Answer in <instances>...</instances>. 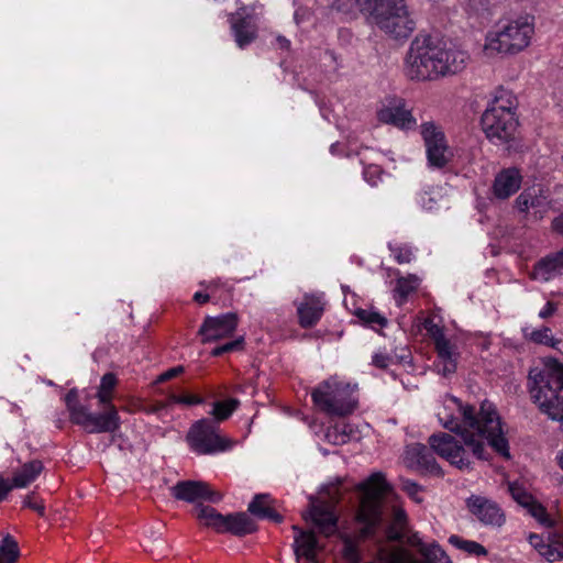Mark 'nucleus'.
Here are the masks:
<instances>
[{"label":"nucleus","instance_id":"nucleus-52","mask_svg":"<svg viewBox=\"0 0 563 563\" xmlns=\"http://www.w3.org/2000/svg\"><path fill=\"white\" fill-rule=\"evenodd\" d=\"M558 310V303L553 301H548L544 307L539 311V317L541 319H548L552 317Z\"/></svg>","mask_w":563,"mask_h":563},{"label":"nucleus","instance_id":"nucleus-34","mask_svg":"<svg viewBox=\"0 0 563 563\" xmlns=\"http://www.w3.org/2000/svg\"><path fill=\"white\" fill-rule=\"evenodd\" d=\"M449 542L453 547H455L460 550H463L464 552H466L468 554H472L475 556L487 555V550L476 541L464 540L461 537L453 534L449 538Z\"/></svg>","mask_w":563,"mask_h":563},{"label":"nucleus","instance_id":"nucleus-29","mask_svg":"<svg viewBox=\"0 0 563 563\" xmlns=\"http://www.w3.org/2000/svg\"><path fill=\"white\" fill-rule=\"evenodd\" d=\"M420 285V278L417 275L409 274L405 277H399L396 280L395 300L397 306H402L409 295L413 294Z\"/></svg>","mask_w":563,"mask_h":563},{"label":"nucleus","instance_id":"nucleus-57","mask_svg":"<svg viewBox=\"0 0 563 563\" xmlns=\"http://www.w3.org/2000/svg\"><path fill=\"white\" fill-rule=\"evenodd\" d=\"M57 427H58V428H62V420H58V421H57Z\"/></svg>","mask_w":563,"mask_h":563},{"label":"nucleus","instance_id":"nucleus-32","mask_svg":"<svg viewBox=\"0 0 563 563\" xmlns=\"http://www.w3.org/2000/svg\"><path fill=\"white\" fill-rule=\"evenodd\" d=\"M388 250L398 264H409L415 260V249L404 242L393 241L388 243Z\"/></svg>","mask_w":563,"mask_h":563},{"label":"nucleus","instance_id":"nucleus-36","mask_svg":"<svg viewBox=\"0 0 563 563\" xmlns=\"http://www.w3.org/2000/svg\"><path fill=\"white\" fill-rule=\"evenodd\" d=\"M18 558V543L12 537L7 536L0 543V563H15Z\"/></svg>","mask_w":563,"mask_h":563},{"label":"nucleus","instance_id":"nucleus-26","mask_svg":"<svg viewBox=\"0 0 563 563\" xmlns=\"http://www.w3.org/2000/svg\"><path fill=\"white\" fill-rule=\"evenodd\" d=\"M560 276L561 275L558 271V267L551 253L540 258L533 265L532 271L529 273L530 279L541 283H548Z\"/></svg>","mask_w":563,"mask_h":563},{"label":"nucleus","instance_id":"nucleus-9","mask_svg":"<svg viewBox=\"0 0 563 563\" xmlns=\"http://www.w3.org/2000/svg\"><path fill=\"white\" fill-rule=\"evenodd\" d=\"M355 4L372 23L394 38H407L415 31L416 23L405 0H355Z\"/></svg>","mask_w":563,"mask_h":563},{"label":"nucleus","instance_id":"nucleus-33","mask_svg":"<svg viewBox=\"0 0 563 563\" xmlns=\"http://www.w3.org/2000/svg\"><path fill=\"white\" fill-rule=\"evenodd\" d=\"M358 320L373 330H380L387 324V319L372 309H358L355 312Z\"/></svg>","mask_w":563,"mask_h":563},{"label":"nucleus","instance_id":"nucleus-15","mask_svg":"<svg viewBox=\"0 0 563 563\" xmlns=\"http://www.w3.org/2000/svg\"><path fill=\"white\" fill-rule=\"evenodd\" d=\"M379 122L395 125L399 129L409 130L416 125V119L411 111L406 108L402 99H391L377 112Z\"/></svg>","mask_w":563,"mask_h":563},{"label":"nucleus","instance_id":"nucleus-27","mask_svg":"<svg viewBox=\"0 0 563 563\" xmlns=\"http://www.w3.org/2000/svg\"><path fill=\"white\" fill-rule=\"evenodd\" d=\"M547 202V196L541 186H532L525 189L516 199L517 208L521 212L528 211L530 208H539Z\"/></svg>","mask_w":563,"mask_h":563},{"label":"nucleus","instance_id":"nucleus-21","mask_svg":"<svg viewBox=\"0 0 563 563\" xmlns=\"http://www.w3.org/2000/svg\"><path fill=\"white\" fill-rule=\"evenodd\" d=\"M294 530L297 532L295 536V553L297 560L301 563H320L319 552L322 547L319 544L316 534L312 531H305L296 526Z\"/></svg>","mask_w":563,"mask_h":563},{"label":"nucleus","instance_id":"nucleus-55","mask_svg":"<svg viewBox=\"0 0 563 563\" xmlns=\"http://www.w3.org/2000/svg\"><path fill=\"white\" fill-rule=\"evenodd\" d=\"M552 229L563 235V213L558 216L553 221H552Z\"/></svg>","mask_w":563,"mask_h":563},{"label":"nucleus","instance_id":"nucleus-56","mask_svg":"<svg viewBox=\"0 0 563 563\" xmlns=\"http://www.w3.org/2000/svg\"><path fill=\"white\" fill-rule=\"evenodd\" d=\"M555 461H556V464L559 465V467L563 471V449L558 452V454L555 456Z\"/></svg>","mask_w":563,"mask_h":563},{"label":"nucleus","instance_id":"nucleus-22","mask_svg":"<svg viewBox=\"0 0 563 563\" xmlns=\"http://www.w3.org/2000/svg\"><path fill=\"white\" fill-rule=\"evenodd\" d=\"M309 516L324 536H331L336 531L338 517L333 505L324 501L313 504Z\"/></svg>","mask_w":563,"mask_h":563},{"label":"nucleus","instance_id":"nucleus-49","mask_svg":"<svg viewBox=\"0 0 563 563\" xmlns=\"http://www.w3.org/2000/svg\"><path fill=\"white\" fill-rule=\"evenodd\" d=\"M13 488L15 487L13 486L12 481L0 474V503L8 497Z\"/></svg>","mask_w":563,"mask_h":563},{"label":"nucleus","instance_id":"nucleus-28","mask_svg":"<svg viewBox=\"0 0 563 563\" xmlns=\"http://www.w3.org/2000/svg\"><path fill=\"white\" fill-rule=\"evenodd\" d=\"M225 530L236 536H244L255 531V522L244 512L225 516Z\"/></svg>","mask_w":563,"mask_h":563},{"label":"nucleus","instance_id":"nucleus-8","mask_svg":"<svg viewBox=\"0 0 563 563\" xmlns=\"http://www.w3.org/2000/svg\"><path fill=\"white\" fill-rule=\"evenodd\" d=\"M518 100L515 93L505 88L495 90L482 114L481 124L486 137L493 143L509 142L518 126Z\"/></svg>","mask_w":563,"mask_h":563},{"label":"nucleus","instance_id":"nucleus-25","mask_svg":"<svg viewBox=\"0 0 563 563\" xmlns=\"http://www.w3.org/2000/svg\"><path fill=\"white\" fill-rule=\"evenodd\" d=\"M44 465L40 460H32L21 465L12 475V483L15 488H25L41 475Z\"/></svg>","mask_w":563,"mask_h":563},{"label":"nucleus","instance_id":"nucleus-14","mask_svg":"<svg viewBox=\"0 0 563 563\" xmlns=\"http://www.w3.org/2000/svg\"><path fill=\"white\" fill-rule=\"evenodd\" d=\"M437 358L434 361V368L438 374L448 377L453 375L461 358V352L457 340L453 336L448 338L434 344Z\"/></svg>","mask_w":563,"mask_h":563},{"label":"nucleus","instance_id":"nucleus-35","mask_svg":"<svg viewBox=\"0 0 563 563\" xmlns=\"http://www.w3.org/2000/svg\"><path fill=\"white\" fill-rule=\"evenodd\" d=\"M200 285L206 287L207 292H202V291L195 292L194 300L199 305H203V303L208 302L211 297H216L219 288H224L227 291H230V287L228 286V284L224 282H221L220 279L212 280L209 283L203 282Z\"/></svg>","mask_w":563,"mask_h":563},{"label":"nucleus","instance_id":"nucleus-58","mask_svg":"<svg viewBox=\"0 0 563 563\" xmlns=\"http://www.w3.org/2000/svg\"><path fill=\"white\" fill-rule=\"evenodd\" d=\"M283 43H285V44L289 45V41H288V40H285V38H284V40H283Z\"/></svg>","mask_w":563,"mask_h":563},{"label":"nucleus","instance_id":"nucleus-11","mask_svg":"<svg viewBox=\"0 0 563 563\" xmlns=\"http://www.w3.org/2000/svg\"><path fill=\"white\" fill-rule=\"evenodd\" d=\"M186 441L189 449L199 455H213L231 450L233 441L220 434L216 421L200 419L189 428Z\"/></svg>","mask_w":563,"mask_h":563},{"label":"nucleus","instance_id":"nucleus-4","mask_svg":"<svg viewBox=\"0 0 563 563\" xmlns=\"http://www.w3.org/2000/svg\"><path fill=\"white\" fill-rule=\"evenodd\" d=\"M356 489L361 493L356 521L362 527L355 531L340 533L343 543L342 555L349 563L361 561V543L375 534L382 518V501L390 490V485L383 473L376 472L360 483Z\"/></svg>","mask_w":563,"mask_h":563},{"label":"nucleus","instance_id":"nucleus-18","mask_svg":"<svg viewBox=\"0 0 563 563\" xmlns=\"http://www.w3.org/2000/svg\"><path fill=\"white\" fill-rule=\"evenodd\" d=\"M529 543L548 562H555L563 559V530L548 534L547 540L542 536L531 533Z\"/></svg>","mask_w":563,"mask_h":563},{"label":"nucleus","instance_id":"nucleus-16","mask_svg":"<svg viewBox=\"0 0 563 563\" xmlns=\"http://www.w3.org/2000/svg\"><path fill=\"white\" fill-rule=\"evenodd\" d=\"M173 495L175 498L188 503H196L199 500L217 503L221 499V495L213 492L208 484L195 481L177 483L173 487Z\"/></svg>","mask_w":563,"mask_h":563},{"label":"nucleus","instance_id":"nucleus-54","mask_svg":"<svg viewBox=\"0 0 563 563\" xmlns=\"http://www.w3.org/2000/svg\"><path fill=\"white\" fill-rule=\"evenodd\" d=\"M560 275H563V249L559 252L551 253Z\"/></svg>","mask_w":563,"mask_h":563},{"label":"nucleus","instance_id":"nucleus-38","mask_svg":"<svg viewBox=\"0 0 563 563\" xmlns=\"http://www.w3.org/2000/svg\"><path fill=\"white\" fill-rule=\"evenodd\" d=\"M239 405L240 401L234 398L217 401L213 404L212 416L217 421L227 420Z\"/></svg>","mask_w":563,"mask_h":563},{"label":"nucleus","instance_id":"nucleus-1","mask_svg":"<svg viewBox=\"0 0 563 563\" xmlns=\"http://www.w3.org/2000/svg\"><path fill=\"white\" fill-rule=\"evenodd\" d=\"M439 422L461 434V440L449 433L429 438L434 453L459 470H467L472 457L487 460L486 443L500 456L510 457L509 443L500 417L492 402L484 401L478 411L463 405L453 396H445L437 410Z\"/></svg>","mask_w":563,"mask_h":563},{"label":"nucleus","instance_id":"nucleus-48","mask_svg":"<svg viewBox=\"0 0 563 563\" xmlns=\"http://www.w3.org/2000/svg\"><path fill=\"white\" fill-rule=\"evenodd\" d=\"M23 505L25 507H29V508L35 510L40 515H44L45 507H44L43 503L36 498L34 493H32L25 497Z\"/></svg>","mask_w":563,"mask_h":563},{"label":"nucleus","instance_id":"nucleus-53","mask_svg":"<svg viewBox=\"0 0 563 563\" xmlns=\"http://www.w3.org/2000/svg\"><path fill=\"white\" fill-rule=\"evenodd\" d=\"M262 519H269L275 522H280L282 516L275 509H273L272 506H269L268 509L265 510Z\"/></svg>","mask_w":563,"mask_h":563},{"label":"nucleus","instance_id":"nucleus-43","mask_svg":"<svg viewBox=\"0 0 563 563\" xmlns=\"http://www.w3.org/2000/svg\"><path fill=\"white\" fill-rule=\"evenodd\" d=\"M271 506V498L268 495L262 494L256 495L254 499L250 503L247 510L258 517L262 518L264 512Z\"/></svg>","mask_w":563,"mask_h":563},{"label":"nucleus","instance_id":"nucleus-13","mask_svg":"<svg viewBox=\"0 0 563 563\" xmlns=\"http://www.w3.org/2000/svg\"><path fill=\"white\" fill-rule=\"evenodd\" d=\"M238 324L239 317L233 312L207 317L199 329L201 342L208 343L230 338L236 330Z\"/></svg>","mask_w":563,"mask_h":563},{"label":"nucleus","instance_id":"nucleus-10","mask_svg":"<svg viewBox=\"0 0 563 563\" xmlns=\"http://www.w3.org/2000/svg\"><path fill=\"white\" fill-rule=\"evenodd\" d=\"M311 398L319 411L329 417L343 418L352 415L358 405L356 385L331 376L319 383L311 391Z\"/></svg>","mask_w":563,"mask_h":563},{"label":"nucleus","instance_id":"nucleus-2","mask_svg":"<svg viewBox=\"0 0 563 563\" xmlns=\"http://www.w3.org/2000/svg\"><path fill=\"white\" fill-rule=\"evenodd\" d=\"M439 422L461 434V440L449 433L429 438L434 453L459 470H467L472 457L487 460L486 443L500 456L510 457L509 443L500 417L492 402L484 401L478 411L463 405L453 396H445L437 410Z\"/></svg>","mask_w":563,"mask_h":563},{"label":"nucleus","instance_id":"nucleus-6","mask_svg":"<svg viewBox=\"0 0 563 563\" xmlns=\"http://www.w3.org/2000/svg\"><path fill=\"white\" fill-rule=\"evenodd\" d=\"M534 34L533 15L523 13L503 16L485 33L483 53L490 58L519 55L532 44Z\"/></svg>","mask_w":563,"mask_h":563},{"label":"nucleus","instance_id":"nucleus-40","mask_svg":"<svg viewBox=\"0 0 563 563\" xmlns=\"http://www.w3.org/2000/svg\"><path fill=\"white\" fill-rule=\"evenodd\" d=\"M353 429L347 423H338L329 428L327 437L335 444L345 443L351 439Z\"/></svg>","mask_w":563,"mask_h":563},{"label":"nucleus","instance_id":"nucleus-23","mask_svg":"<svg viewBox=\"0 0 563 563\" xmlns=\"http://www.w3.org/2000/svg\"><path fill=\"white\" fill-rule=\"evenodd\" d=\"M522 176L517 168H506L498 173L493 185V192L499 199H506L520 188Z\"/></svg>","mask_w":563,"mask_h":563},{"label":"nucleus","instance_id":"nucleus-30","mask_svg":"<svg viewBox=\"0 0 563 563\" xmlns=\"http://www.w3.org/2000/svg\"><path fill=\"white\" fill-rule=\"evenodd\" d=\"M196 510L197 518L202 525L213 528L217 532H223V530H225V516L218 512L214 508L199 506Z\"/></svg>","mask_w":563,"mask_h":563},{"label":"nucleus","instance_id":"nucleus-47","mask_svg":"<svg viewBox=\"0 0 563 563\" xmlns=\"http://www.w3.org/2000/svg\"><path fill=\"white\" fill-rule=\"evenodd\" d=\"M402 489L417 503H420L419 497L420 486L412 481L406 479L402 482Z\"/></svg>","mask_w":563,"mask_h":563},{"label":"nucleus","instance_id":"nucleus-51","mask_svg":"<svg viewBox=\"0 0 563 563\" xmlns=\"http://www.w3.org/2000/svg\"><path fill=\"white\" fill-rule=\"evenodd\" d=\"M184 371H185V368L181 365H178V366H175L173 368H169V369H167L166 372H164L163 374H161L158 376L157 382L162 383V382H166L168 379H172V378L183 374Z\"/></svg>","mask_w":563,"mask_h":563},{"label":"nucleus","instance_id":"nucleus-3","mask_svg":"<svg viewBox=\"0 0 563 563\" xmlns=\"http://www.w3.org/2000/svg\"><path fill=\"white\" fill-rule=\"evenodd\" d=\"M468 54L441 38L419 34L411 42L405 58V73L418 81H432L462 71Z\"/></svg>","mask_w":563,"mask_h":563},{"label":"nucleus","instance_id":"nucleus-24","mask_svg":"<svg viewBox=\"0 0 563 563\" xmlns=\"http://www.w3.org/2000/svg\"><path fill=\"white\" fill-rule=\"evenodd\" d=\"M229 21L240 48H244L256 38V26L242 15L240 11L231 13Z\"/></svg>","mask_w":563,"mask_h":563},{"label":"nucleus","instance_id":"nucleus-17","mask_svg":"<svg viewBox=\"0 0 563 563\" xmlns=\"http://www.w3.org/2000/svg\"><path fill=\"white\" fill-rule=\"evenodd\" d=\"M466 505L472 515L484 525L499 527L505 522L503 510L492 500L481 496H471Z\"/></svg>","mask_w":563,"mask_h":563},{"label":"nucleus","instance_id":"nucleus-44","mask_svg":"<svg viewBox=\"0 0 563 563\" xmlns=\"http://www.w3.org/2000/svg\"><path fill=\"white\" fill-rule=\"evenodd\" d=\"M526 508H528L529 512L541 523L549 526V527H552L555 525V520L550 518L545 508L541 504L537 503L534 499Z\"/></svg>","mask_w":563,"mask_h":563},{"label":"nucleus","instance_id":"nucleus-39","mask_svg":"<svg viewBox=\"0 0 563 563\" xmlns=\"http://www.w3.org/2000/svg\"><path fill=\"white\" fill-rule=\"evenodd\" d=\"M203 398L199 395L189 394V393H183V394H169L166 400L167 407L174 406V405H180V406H196L203 404Z\"/></svg>","mask_w":563,"mask_h":563},{"label":"nucleus","instance_id":"nucleus-20","mask_svg":"<svg viewBox=\"0 0 563 563\" xmlns=\"http://www.w3.org/2000/svg\"><path fill=\"white\" fill-rule=\"evenodd\" d=\"M296 308L300 327L309 329L320 321L324 311V301L320 296L305 295L296 302Z\"/></svg>","mask_w":563,"mask_h":563},{"label":"nucleus","instance_id":"nucleus-46","mask_svg":"<svg viewBox=\"0 0 563 563\" xmlns=\"http://www.w3.org/2000/svg\"><path fill=\"white\" fill-rule=\"evenodd\" d=\"M393 363V358L385 352H377L372 357V364L380 369H386Z\"/></svg>","mask_w":563,"mask_h":563},{"label":"nucleus","instance_id":"nucleus-42","mask_svg":"<svg viewBox=\"0 0 563 563\" xmlns=\"http://www.w3.org/2000/svg\"><path fill=\"white\" fill-rule=\"evenodd\" d=\"M508 490H509L511 497L514 498V500H516L519 505H521L523 507H527L533 500L532 495H530L525 489L523 486H521L520 484H518L516 482L508 484Z\"/></svg>","mask_w":563,"mask_h":563},{"label":"nucleus","instance_id":"nucleus-5","mask_svg":"<svg viewBox=\"0 0 563 563\" xmlns=\"http://www.w3.org/2000/svg\"><path fill=\"white\" fill-rule=\"evenodd\" d=\"M118 377L114 373H106L97 388L96 398L102 412L93 413L90 409L79 402L78 391L70 389L65 396V405L69 412L70 421L81 427L89 433L114 432L121 426L119 411L113 404Z\"/></svg>","mask_w":563,"mask_h":563},{"label":"nucleus","instance_id":"nucleus-31","mask_svg":"<svg viewBox=\"0 0 563 563\" xmlns=\"http://www.w3.org/2000/svg\"><path fill=\"white\" fill-rule=\"evenodd\" d=\"M406 527H407L406 511L400 507H394L393 508V519L386 530L388 540H391V541L401 540L405 536Z\"/></svg>","mask_w":563,"mask_h":563},{"label":"nucleus","instance_id":"nucleus-41","mask_svg":"<svg viewBox=\"0 0 563 563\" xmlns=\"http://www.w3.org/2000/svg\"><path fill=\"white\" fill-rule=\"evenodd\" d=\"M423 328L432 340L433 344H437L449 338L444 333V328L437 323L433 318H427L423 322Z\"/></svg>","mask_w":563,"mask_h":563},{"label":"nucleus","instance_id":"nucleus-19","mask_svg":"<svg viewBox=\"0 0 563 563\" xmlns=\"http://www.w3.org/2000/svg\"><path fill=\"white\" fill-rule=\"evenodd\" d=\"M404 462L408 467L413 470L424 471L432 474L441 473V468L433 454L426 445L420 443H413L406 448Z\"/></svg>","mask_w":563,"mask_h":563},{"label":"nucleus","instance_id":"nucleus-37","mask_svg":"<svg viewBox=\"0 0 563 563\" xmlns=\"http://www.w3.org/2000/svg\"><path fill=\"white\" fill-rule=\"evenodd\" d=\"M525 335L533 343L543 344L551 347H555L558 344H560V341L553 338L551 329L548 327H542L540 329L532 330L531 332H526Z\"/></svg>","mask_w":563,"mask_h":563},{"label":"nucleus","instance_id":"nucleus-12","mask_svg":"<svg viewBox=\"0 0 563 563\" xmlns=\"http://www.w3.org/2000/svg\"><path fill=\"white\" fill-rule=\"evenodd\" d=\"M421 135L429 164L438 168L445 166L453 154L442 129L433 122H424L421 124Z\"/></svg>","mask_w":563,"mask_h":563},{"label":"nucleus","instance_id":"nucleus-7","mask_svg":"<svg viewBox=\"0 0 563 563\" xmlns=\"http://www.w3.org/2000/svg\"><path fill=\"white\" fill-rule=\"evenodd\" d=\"M529 391L540 410L552 420L561 421L563 429V365L551 360L531 368Z\"/></svg>","mask_w":563,"mask_h":563},{"label":"nucleus","instance_id":"nucleus-45","mask_svg":"<svg viewBox=\"0 0 563 563\" xmlns=\"http://www.w3.org/2000/svg\"><path fill=\"white\" fill-rule=\"evenodd\" d=\"M244 346V336H239L238 339L227 342L225 344L219 345L211 351L212 356H220L224 353H230L233 351L243 350Z\"/></svg>","mask_w":563,"mask_h":563},{"label":"nucleus","instance_id":"nucleus-50","mask_svg":"<svg viewBox=\"0 0 563 563\" xmlns=\"http://www.w3.org/2000/svg\"><path fill=\"white\" fill-rule=\"evenodd\" d=\"M379 175L380 169L378 166L372 165L364 169V177L372 186L376 185Z\"/></svg>","mask_w":563,"mask_h":563}]
</instances>
